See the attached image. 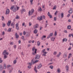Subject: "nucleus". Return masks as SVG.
Returning a JSON list of instances; mask_svg holds the SVG:
<instances>
[{"label": "nucleus", "mask_w": 73, "mask_h": 73, "mask_svg": "<svg viewBox=\"0 0 73 73\" xmlns=\"http://www.w3.org/2000/svg\"><path fill=\"white\" fill-rule=\"evenodd\" d=\"M41 53H43L42 54V56H46V54L48 53V52L45 51V49L42 50L41 51Z\"/></svg>", "instance_id": "1"}, {"label": "nucleus", "mask_w": 73, "mask_h": 73, "mask_svg": "<svg viewBox=\"0 0 73 73\" xmlns=\"http://www.w3.org/2000/svg\"><path fill=\"white\" fill-rule=\"evenodd\" d=\"M34 12V9H32L31 12V11H29V16H31V15H32L33 13Z\"/></svg>", "instance_id": "2"}, {"label": "nucleus", "mask_w": 73, "mask_h": 73, "mask_svg": "<svg viewBox=\"0 0 73 73\" xmlns=\"http://www.w3.org/2000/svg\"><path fill=\"white\" fill-rule=\"evenodd\" d=\"M37 19L38 20H39V21H41L42 20V16H40V17H38L37 18Z\"/></svg>", "instance_id": "3"}, {"label": "nucleus", "mask_w": 73, "mask_h": 73, "mask_svg": "<svg viewBox=\"0 0 73 73\" xmlns=\"http://www.w3.org/2000/svg\"><path fill=\"white\" fill-rule=\"evenodd\" d=\"M53 33H50L47 37V38H49L50 37H52L53 36Z\"/></svg>", "instance_id": "4"}, {"label": "nucleus", "mask_w": 73, "mask_h": 73, "mask_svg": "<svg viewBox=\"0 0 73 73\" xmlns=\"http://www.w3.org/2000/svg\"><path fill=\"white\" fill-rule=\"evenodd\" d=\"M9 9H7L6 12L5 14L6 15H8L9 13Z\"/></svg>", "instance_id": "5"}, {"label": "nucleus", "mask_w": 73, "mask_h": 73, "mask_svg": "<svg viewBox=\"0 0 73 73\" xmlns=\"http://www.w3.org/2000/svg\"><path fill=\"white\" fill-rule=\"evenodd\" d=\"M15 26L17 29H19V23H17L15 25Z\"/></svg>", "instance_id": "6"}, {"label": "nucleus", "mask_w": 73, "mask_h": 73, "mask_svg": "<svg viewBox=\"0 0 73 73\" xmlns=\"http://www.w3.org/2000/svg\"><path fill=\"white\" fill-rule=\"evenodd\" d=\"M38 27V25L36 24V25H34L33 27L34 28H37Z\"/></svg>", "instance_id": "7"}, {"label": "nucleus", "mask_w": 73, "mask_h": 73, "mask_svg": "<svg viewBox=\"0 0 73 73\" xmlns=\"http://www.w3.org/2000/svg\"><path fill=\"white\" fill-rule=\"evenodd\" d=\"M48 15L49 17H50V18L51 19L52 18V15H50V14L49 13V12H48Z\"/></svg>", "instance_id": "8"}, {"label": "nucleus", "mask_w": 73, "mask_h": 73, "mask_svg": "<svg viewBox=\"0 0 73 73\" xmlns=\"http://www.w3.org/2000/svg\"><path fill=\"white\" fill-rule=\"evenodd\" d=\"M11 23V21L9 20L8 21V23H7V25L8 26H9Z\"/></svg>", "instance_id": "9"}, {"label": "nucleus", "mask_w": 73, "mask_h": 73, "mask_svg": "<svg viewBox=\"0 0 73 73\" xmlns=\"http://www.w3.org/2000/svg\"><path fill=\"white\" fill-rule=\"evenodd\" d=\"M35 50V53H37V52H36V51H37V49H35V47H34L33 48L32 50L33 51Z\"/></svg>", "instance_id": "10"}, {"label": "nucleus", "mask_w": 73, "mask_h": 73, "mask_svg": "<svg viewBox=\"0 0 73 73\" xmlns=\"http://www.w3.org/2000/svg\"><path fill=\"white\" fill-rule=\"evenodd\" d=\"M51 40L52 41H54V40H55V38L54 37H52L50 38Z\"/></svg>", "instance_id": "11"}, {"label": "nucleus", "mask_w": 73, "mask_h": 73, "mask_svg": "<svg viewBox=\"0 0 73 73\" xmlns=\"http://www.w3.org/2000/svg\"><path fill=\"white\" fill-rule=\"evenodd\" d=\"M61 52H60L58 54H57V57H59L60 56L61 54Z\"/></svg>", "instance_id": "12"}, {"label": "nucleus", "mask_w": 73, "mask_h": 73, "mask_svg": "<svg viewBox=\"0 0 73 73\" xmlns=\"http://www.w3.org/2000/svg\"><path fill=\"white\" fill-rule=\"evenodd\" d=\"M69 13H72V12H73V11H72V9L70 8V10L68 11Z\"/></svg>", "instance_id": "13"}, {"label": "nucleus", "mask_w": 73, "mask_h": 73, "mask_svg": "<svg viewBox=\"0 0 73 73\" xmlns=\"http://www.w3.org/2000/svg\"><path fill=\"white\" fill-rule=\"evenodd\" d=\"M39 58H40V55H37L36 56L35 59H39Z\"/></svg>", "instance_id": "14"}, {"label": "nucleus", "mask_w": 73, "mask_h": 73, "mask_svg": "<svg viewBox=\"0 0 73 73\" xmlns=\"http://www.w3.org/2000/svg\"><path fill=\"white\" fill-rule=\"evenodd\" d=\"M41 67H42V65H41V64H40L38 66L37 68L38 69H40V68H41Z\"/></svg>", "instance_id": "15"}, {"label": "nucleus", "mask_w": 73, "mask_h": 73, "mask_svg": "<svg viewBox=\"0 0 73 73\" xmlns=\"http://www.w3.org/2000/svg\"><path fill=\"white\" fill-rule=\"evenodd\" d=\"M15 36L16 38H18L19 37V36L17 35V33H15Z\"/></svg>", "instance_id": "16"}, {"label": "nucleus", "mask_w": 73, "mask_h": 73, "mask_svg": "<svg viewBox=\"0 0 73 73\" xmlns=\"http://www.w3.org/2000/svg\"><path fill=\"white\" fill-rule=\"evenodd\" d=\"M63 42H64L65 41V42H66L67 41V39L66 38H64L62 40Z\"/></svg>", "instance_id": "17"}, {"label": "nucleus", "mask_w": 73, "mask_h": 73, "mask_svg": "<svg viewBox=\"0 0 73 73\" xmlns=\"http://www.w3.org/2000/svg\"><path fill=\"white\" fill-rule=\"evenodd\" d=\"M60 15L61 16V17L62 18H63L64 17V13L62 12L60 14Z\"/></svg>", "instance_id": "18"}, {"label": "nucleus", "mask_w": 73, "mask_h": 73, "mask_svg": "<svg viewBox=\"0 0 73 73\" xmlns=\"http://www.w3.org/2000/svg\"><path fill=\"white\" fill-rule=\"evenodd\" d=\"M67 56V54H66L64 53L63 55V57H64V58H66Z\"/></svg>", "instance_id": "19"}, {"label": "nucleus", "mask_w": 73, "mask_h": 73, "mask_svg": "<svg viewBox=\"0 0 73 73\" xmlns=\"http://www.w3.org/2000/svg\"><path fill=\"white\" fill-rule=\"evenodd\" d=\"M3 69V67L1 65H0V70H2Z\"/></svg>", "instance_id": "20"}, {"label": "nucleus", "mask_w": 73, "mask_h": 73, "mask_svg": "<svg viewBox=\"0 0 73 73\" xmlns=\"http://www.w3.org/2000/svg\"><path fill=\"white\" fill-rule=\"evenodd\" d=\"M17 11V9H16V7H14L13 10V12H16Z\"/></svg>", "instance_id": "21"}, {"label": "nucleus", "mask_w": 73, "mask_h": 73, "mask_svg": "<svg viewBox=\"0 0 73 73\" xmlns=\"http://www.w3.org/2000/svg\"><path fill=\"white\" fill-rule=\"evenodd\" d=\"M26 11L25 10V9H23L22 10V11H21V13H23V12H25Z\"/></svg>", "instance_id": "22"}, {"label": "nucleus", "mask_w": 73, "mask_h": 73, "mask_svg": "<svg viewBox=\"0 0 73 73\" xmlns=\"http://www.w3.org/2000/svg\"><path fill=\"white\" fill-rule=\"evenodd\" d=\"M46 36L45 35H43L41 39L42 40H43L44 38H46Z\"/></svg>", "instance_id": "23"}, {"label": "nucleus", "mask_w": 73, "mask_h": 73, "mask_svg": "<svg viewBox=\"0 0 73 73\" xmlns=\"http://www.w3.org/2000/svg\"><path fill=\"white\" fill-rule=\"evenodd\" d=\"M66 70L68 72V70L69 69V66H66Z\"/></svg>", "instance_id": "24"}, {"label": "nucleus", "mask_w": 73, "mask_h": 73, "mask_svg": "<svg viewBox=\"0 0 73 73\" xmlns=\"http://www.w3.org/2000/svg\"><path fill=\"white\" fill-rule=\"evenodd\" d=\"M7 52V51L6 50H4L3 53V54L4 55H5V54H6V53Z\"/></svg>", "instance_id": "25"}, {"label": "nucleus", "mask_w": 73, "mask_h": 73, "mask_svg": "<svg viewBox=\"0 0 73 73\" xmlns=\"http://www.w3.org/2000/svg\"><path fill=\"white\" fill-rule=\"evenodd\" d=\"M57 8V6L56 5L54 6V7L53 8V9L54 10V9H56V8Z\"/></svg>", "instance_id": "26"}, {"label": "nucleus", "mask_w": 73, "mask_h": 73, "mask_svg": "<svg viewBox=\"0 0 73 73\" xmlns=\"http://www.w3.org/2000/svg\"><path fill=\"white\" fill-rule=\"evenodd\" d=\"M57 31H56L55 32V33L54 34V35L56 36H57Z\"/></svg>", "instance_id": "27"}, {"label": "nucleus", "mask_w": 73, "mask_h": 73, "mask_svg": "<svg viewBox=\"0 0 73 73\" xmlns=\"http://www.w3.org/2000/svg\"><path fill=\"white\" fill-rule=\"evenodd\" d=\"M34 33H37V30L35 29L34 31Z\"/></svg>", "instance_id": "28"}, {"label": "nucleus", "mask_w": 73, "mask_h": 73, "mask_svg": "<svg viewBox=\"0 0 73 73\" xmlns=\"http://www.w3.org/2000/svg\"><path fill=\"white\" fill-rule=\"evenodd\" d=\"M34 70L36 72V73H37V72L38 71L37 70V69L36 68V66H35V68H34Z\"/></svg>", "instance_id": "29"}, {"label": "nucleus", "mask_w": 73, "mask_h": 73, "mask_svg": "<svg viewBox=\"0 0 73 73\" xmlns=\"http://www.w3.org/2000/svg\"><path fill=\"white\" fill-rule=\"evenodd\" d=\"M57 51H54L53 53V55H56V54H57Z\"/></svg>", "instance_id": "30"}, {"label": "nucleus", "mask_w": 73, "mask_h": 73, "mask_svg": "<svg viewBox=\"0 0 73 73\" xmlns=\"http://www.w3.org/2000/svg\"><path fill=\"white\" fill-rule=\"evenodd\" d=\"M67 28L68 29H70L71 28V26L69 25L67 27Z\"/></svg>", "instance_id": "31"}, {"label": "nucleus", "mask_w": 73, "mask_h": 73, "mask_svg": "<svg viewBox=\"0 0 73 73\" xmlns=\"http://www.w3.org/2000/svg\"><path fill=\"white\" fill-rule=\"evenodd\" d=\"M57 71L58 73H60V69L59 68L57 70Z\"/></svg>", "instance_id": "32"}, {"label": "nucleus", "mask_w": 73, "mask_h": 73, "mask_svg": "<svg viewBox=\"0 0 73 73\" xmlns=\"http://www.w3.org/2000/svg\"><path fill=\"white\" fill-rule=\"evenodd\" d=\"M50 68L51 69H53V66H50Z\"/></svg>", "instance_id": "33"}, {"label": "nucleus", "mask_w": 73, "mask_h": 73, "mask_svg": "<svg viewBox=\"0 0 73 73\" xmlns=\"http://www.w3.org/2000/svg\"><path fill=\"white\" fill-rule=\"evenodd\" d=\"M3 68L5 69H6V64H4Z\"/></svg>", "instance_id": "34"}, {"label": "nucleus", "mask_w": 73, "mask_h": 73, "mask_svg": "<svg viewBox=\"0 0 73 73\" xmlns=\"http://www.w3.org/2000/svg\"><path fill=\"white\" fill-rule=\"evenodd\" d=\"M38 11H40V12H41V11H42V9H41V8L40 7L39 9H38Z\"/></svg>", "instance_id": "35"}, {"label": "nucleus", "mask_w": 73, "mask_h": 73, "mask_svg": "<svg viewBox=\"0 0 73 73\" xmlns=\"http://www.w3.org/2000/svg\"><path fill=\"white\" fill-rule=\"evenodd\" d=\"M37 45L38 46H40V42L38 41L37 42Z\"/></svg>", "instance_id": "36"}, {"label": "nucleus", "mask_w": 73, "mask_h": 73, "mask_svg": "<svg viewBox=\"0 0 73 73\" xmlns=\"http://www.w3.org/2000/svg\"><path fill=\"white\" fill-rule=\"evenodd\" d=\"M20 17H19V16L18 15H17L15 18L16 19H19Z\"/></svg>", "instance_id": "37"}, {"label": "nucleus", "mask_w": 73, "mask_h": 73, "mask_svg": "<svg viewBox=\"0 0 73 73\" xmlns=\"http://www.w3.org/2000/svg\"><path fill=\"white\" fill-rule=\"evenodd\" d=\"M3 62V60H1V58H0V63H1V62Z\"/></svg>", "instance_id": "38"}, {"label": "nucleus", "mask_w": 73, "mask_h": 73, "mask_svg": "<svg viewBox=\"0 0 73 73\" xmlns=\"http://www.w3.org/2000/svg\"><path fill=\"white\" fill-rule=\"evenodd\" d=\"M31 63H32V64H35V62H33V60H31Z\"/></svg>", "instance_id": "39"}, {"label": "nucleus", "mask_w": 73, "mask_h": 73, "mask_svg": "<svg viewBox=\"0 0 73 73\" xmlns=\"http://www.w3.org/2000/svg\"><path fill=\"white\" fill-rule=\"evenodd\" d=\"M7 32H11V28H9L7 30Z\"/></svg>", "instance_id": "40"}, {"label": "nucleus", "mask_w": 73, "mask_h": 73, "mask_svg": "<svg viewBox=\"0 0 73 73\" xmlns=\"http://www.w3.org/2000/svg\"><path fill=\"white\" fill-rule=\"evenodd\" d=\"M14 43L13 42H10V44L11 45H13Z\"/></svg>", "instance_id": "41"}, {"label": "nucleus", "mask_w": 73, "mask_h": 73, "mask_svg": "<svg viewBox=\"0 0 73 73\" xmlns=\"http://www.w3.org/2000/svg\"><path fill=\"white\" fill-rule=\"evenodd\" d=\"M17 62V61H16V60H15L14 61L13 63L14 64H16Z\"/></svg>", "instance_id": "42"}, {"label": "nucleus", "mask_w": 73, "mask_h": 73, "mask_svg": "<svg viewBox=\"0 0 73 73\" xmlns=\"http://www.w3.org/2000/svg\"><path fill=\"white\" fill-rule=\"evenodd\" d=\"M36 53H35V51H33V52L32 53V54H33V55H35V54H36Z\"/></svg>", "instance_id": "43"}, {"label": "nucleus", "mask_w": 73, "mask_h": 73, "mask_svg": "<svg viewBox=\"0 0 73 73\" xmlns=\"http://www.w3.org/2000/svg\"><path fill=\"white\" fill-rule=\"evenodd\" d=\"M32 63H29L28 64V65H29L30 66H32Z\"/></svg>", "instance_id": "44"}, {"label": "nucleus", "mask_w": 73, "mask_h": 73, "mask_svg": "<svg viewBox=\"0 0 73 73\" xmlns=\"http://www.w3.org/2000/svg\"><path fill=\"white\" fill-rule=\"evenodd\" d=\"M4 58L5 59L7 58V55H5L4 56Z\"/></svg>", "instance_id": "45"}, {"label": "nucleus", "mask_w": 73, "mask_h": 73, "mask_svg": "<svg viewBox=\"0 0 73 73\" xmlns=\"http://www.w3.org/2000/svg\"><path fill=\"white\" fill-rule=\"evenodd\" d=\"M13 8H14L13 6H12L11 8L10 9H11V10H12V9H13Z\"/></svg>", "instance_id": "46"}, {"label": "nucleus", "mask_w": 73, "mask_h": 73, "mask_svg": "<svg viewBox=\"0 0 73 73\" xmlns=\"http://www.w3.org/2000/svg\"><path fill=\"white\" fill-rule=\"evenodd\" d=\"M2 21H3V20H4V16H2Z\"/></svg>", "instance_id": "47"}, {"label": "nucleus", "mask_w": 73, "mask_h": 73, "mask_svg": "<svg viewBox=\"0 0 73 73\" xmlns=\"http://www.w3.org/2000/svg\"><path fill=\"white\" fill-rule=\"evenodd\" d=\"M33 1V0H30V3H31V4H32V3Z\"/></svg>", "instance_id": "48"}, {"label": "nucleus", "mask_w": 73, "mask_h": 73, "mask_svg": "<svg viewBox=\"0 0 73 73\" xmlns=\"http://www.w3.org/2000/svg\"><path fill=\"white\" fill-rule=\"evenodd\" d=\"M38 61V60H36L34 62V64H35V63H36V62H37Z\"/></svg>", "instance_id": "49"}, {"label": "nucleus", "mask_w": 73, "mask_h": 73, "mask_svg": "<svg viewBox=\"0 0 73 73\" xmlns=\"http://www.w3.org/2000/svg\"><path fill=\"white\" fill-rule=\"evenodd\" d=\"M28 68L29 69H30V68H31V66H28Z\"/></svg>", "instance_id": "50"}, {"label": "nucleus", "mask_w": 73, "mask_h": 73, "mask_svg": "<svg viewBox=\"0 0 73 73\" xmlns=\"http://www.w3.org/2000/svg\"><path fill=\"white\" fill-rule=\"evenodd\" d=\"M3 27H4L5 26V23H3Z\"/></svg>", "instance_id": "51"}, {"label": "nucleus", "mask_w": 73, "mask_h": 73, "mask_svg": "<svg viewBox=\"0 0 73 73\" xmlns=\"http://www.w3.org/2000/svg\"><path fill=\"white\" fill-rule=\"evenodd\" d=\"M71 48H72V47H71L70 46V47L68 49V50H71Z\"/></svg>", "instance_id": "52"}, {"label": "nucleus", "mask_w": 73, "mask_h": 73, "mask_svg": "<svg viewBox=\"0 0 73 73\" xmlns=\"http://www.w3.org/2000/svg\"><path fill=\"white\" fill-rule=\"evenodd\" d=\"M17 11H19V7L18 6H17Z\"/></svg>", "instance_id": "53"}, {"label": "nucleus", "mask_w": 73, "mask_h": 73, "mask_svg": "<svg viewBox=\"0 0 73 73\" xmlns=\"http://www.w3.org/2000/svg\"><path fill=\"white\" fill-rule=\"evenodd\" d=\"M22 39H23V40H24V36H22V38H21Z\"/></svg>", "instance_id": "54"}, {"label": "nucleus", "mask_w": 73, "mask_h": 73, "mask_svg": "<svg viewBox=\"0 0 73 73\" xmlns=\"http://www.w3.org/2000/svg\"><path fill=\"white\" fill-rule=\"evenodd\" d=\"M14 49H16V45H14Z\"/></svg>", "instance_id": "55"}, {"label": "nucleus", "mask_w": 73, "mask_h": 73, "mask_svg": "<svg viewBox=\"0 0 73 73\" xmlns=\"http://www.w3.org/2000/svg\"><path fill=\"white\" fill-rule=\"evenodd\" d=\"M42 19L43 18V19H45V16H42Z\"/></svg>", "instance_id": "56"}, {"label": "nucleus", "mask_w": 73, "mask_h": 73, "mask_svg": "<svg viewBox=\"0 0 73 73\" xmlns=\"http://www.w3.org/2000/svg\"><path fill=\"white\" fill-rule=\"evenodd\" d=\"M54 21H56V17H54Z\"/></svg>", "instance_id": "57"}, {"label": "nucleus", "mask_w": 73, "mask_h": 73, "mask_svg": "<svg viewBox=\"0 0 73 73\" xmlns=\"http://www.w3.org/2000/svg\"><path fill=\"white\" fill-rule=\"evenodd\" d=\"M5 34V32L3 31L2 32V35H4Z\"/></svg>", "instance_id": "58"}, {"label": "nucleus", "mask_w": 73, "mask_h": 73, "mask_svg": "<svg viewBox=\"0 0 73 73\" xmlns=\"http://www.w3.org/2000/svg\"><path fill=\"white\" fill-rule=\"evenodd\" d=\"M24 25H25V23H22V26H24Z\"/></svg>", "instance_id": "59"}, {"label": "nucleus", "mask_w": 73, "mask_h": 73, "mask_svg": "<svg viewBox=\"0 0 73 73\" xmlns=\"http://www.w3.org/2000/svg\"><path fill=\"white\" fill-rule=\"evenodd\" d=\"M32 25V23H29V26H31Z\"/></svg>", "instance_id": "60"}, {"label": "nucleus", "mask_w": 73, "mask_h": 73, "mask_svg": "<svg viewBox=\"0 0 73 73\" xmlns=\"http://www.w3.org/2000/svg\"><path fill=\"white\" fill-rule=\"evenodd\" d=\"M26 34V32H25V31H24L23 32V35H25Z\"/></svg>", "instance_id": "61"}, {"label": "nucleus", "mask_w": 73, "mask_h": 73, "mask_svg": "<svg viewBox=\"0 0 73 73\" xmlns=\"http://www.w3.org/2000/svg\"><path fill=\"white\" fill-rule=\"evenodd\" d=\"M11 65H8L7 66V68H9V67H10Z\"/></svg>", "instance_id": "62"}, {"label": "nucleus", "mask_w": 73, "mask_h": 73, "mask_svg": "<svg viewBox=\"0 0 73 73\" xmlns=\"http://www.w3.org/2000/svg\"><path fill=\"white\" fill-rule=\"evenodd\" d=\"M57 13V11H56L55 13V15H56Z\"/></svg>", "instance_id": "63"}, {"label": "nucleus", "mask_w": 73, "mask_h": 73, "mask_svg": "<svg viewBox=\"0 0 73 73\" xmlns=\"http://www.w3.org/2000/svg\"><path fill=\"white\" fill-rule=\"evenodd\" d=\"M19 44H21V40H19Z\"/></svg>", "instance_id": "64"}]
</instances>
